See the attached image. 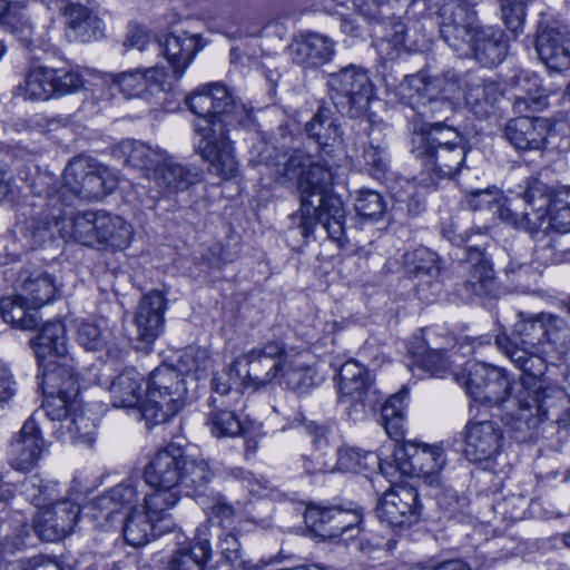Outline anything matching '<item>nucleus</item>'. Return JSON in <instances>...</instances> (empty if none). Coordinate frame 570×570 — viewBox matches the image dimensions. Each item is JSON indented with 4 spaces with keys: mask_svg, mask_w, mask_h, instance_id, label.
Segmentation results:
<instances>
[{
    "mask_svg": "<svg viewBox=\"0 0 570 570\" xmlns=\"http://www.w3.org/2000/svg\"><path fill=\"white\" fill-rule=\"evenodd\" d=\"M498 348L523 373V390L518 402L522 404V417L535 421L532 407L542 410L546 389L541 376L546 371L544 355L556 353L563 355L570 351V326L568 322L554 314L538 313L525 315L519 313L513 325L512 337L505 334L495 337Z\"/></svg>",
    "mask_w": 570,
    "mask_h": 570,
    "instance_id": "obj_1",
    "label": "nucleus"
},
{
    "mask_svg": "<svg viewBox=\"0 0 570 570\" xmlns=\"http://www.w3.org/2000/svg\"><path fill=\"white\" fill-rule=\"evenodd\" d=\"M213 478L214 471L202 454H190L169 445L154 455L145 466L142 479L129 478L115 485L102 493L96 507L108 517L119 507L135 503L146 488H154L164 502L174 508L183 492L186 495L204 494Z\"/></svg>",
    "mask_w": 570,
    "mask_h": 570,
    "instance_id": "obj_2",
    "label": "nucleus"
},
{
    "mask_svg": "<svg viewBox=\"0 0 570 570\" xmlns=\"http://www.w3.org/2000/svg\"><path fill=\"white\" fill-rule=\"evenodd\" d=\"M333 180L334 173L327 163H309L297 180L301 205L291 218L297 220V228L304 238H309L316 225L321 224L328 237L338 247H344L347 244L346 209L338 196L327 194Z\"/></svg>",
    "mask_w": 570,
    "mask_h": 570,
    "instance_id": "obj_3",
    "label": "nucleus"
},
{
    "mask_svg": "<svg viewBox=\"0 0 570 570\" xmlns=\"http://www.w3.org/2000/svg\"><path fill=\"white\" fill-rule=\"evenodd\" d=\"M453 379L465 389L466 393L475 401L483 404H503L511 403L515 406V411H511L508 416V425L515 432H524L538 425L547 411L544 409V400H542V410L537 412L532 407V414L535 421L528 423L522 416V404L518 402V397L523 390V379L517 386L515 395H511L515 390L510 384L505 370L492 366L487 363L468 361L463 367L452 371Z\"/></svg>",
    "mask_w": 570,
    "mask_h": 570,
    "instance_id": "obj_4",
    "label": "nucleus"
},
{
    "mask_svg": "<svg viewBox=\"0 0 570 570\" xmlns=\"http://www.w3.org/2000/svg\"><path fill=\"white\" fill-rule=\"evenodd\" d=\"M31 345L39 364L38 377L41 379L45 400L77 401L78 375L72 360L68 357L65 324L61 321L45 324L31 340Z\"/></svg>",
    "mask_w": 570,
    "mask_h": 570,
    "instance_id": "obj_5",
    "label": "nucleus"
},
{
    "mask_svg": "<svg viewBox=\"0 0 570 570\" xmlns=\"http://www.w3.org/2000/svg\"><path fill=\"white\" fill-rule=\"evenodd\" d=\"M98 495L90 504V518L102 529H109L114 523V518L122 510H130L122 527V535L127 544L132 547H144L158 537L170 532L175 528V521L169 504L164 502V498L154 488H146L139 492L138 499L132 504H124L112 511L110 515L100 514L96 507Z\"/></svg>",
    "mask_w": 570,
    "mask_h": 570,
    "instance_id": "obj_6",
    "label": "nucleus"
},
{
    "mask_svg": "<svg viewBox=\"0 0 570 570\" xmlns=\"http://www.w3.org/2000/svg\"><path fill=\"white\" fill-rule=\"evenodd\" d=\"M412 151L421 159L423 171L419 183L435 187L440 179L454 177L463 167L466 148L454 130L438 134L422 130L412 138Z\"/></svg>",
    "mask_w": 570,
    "mask_h": 570,
    "instance_id": "obj_7",
    "label": "nucleus"
},
{
    "mask_svg": "<svg viewBox=\"0 0 570 570\" xmlns=\"http://www.w3.org/2000/svg\"><path fill=\"white\" fill-rule=\"evenodd\" d=\"M401 90L403 97L409 99L419 114L434 120L426 130L435 129L441 134L444 132V127L450 128L445 122L455 110L452 98L458 91V82L454 75L431 78L420 72L407 76L401 85Z\"/></svg>",
    "mask_w": 570,
    "mask_h": 570,
    "instance_id": "obj_8",
    "label": "nucleus"
},
{
    "mask_svg": "<svg viewBox=\"0 0 570 570\" xmlns=\"http://www.w3.org/2000/svg\"><path fill=\"white\" fill-rule=\"evenodd\" d=\"M187 387L184 375L169 365L156 367L149 375L140 417L147 426L166 423L185 405Z\"/></svg>",
    "mask_w": 570,
    "mask_h": 570,
    "instance_id": "obj_9",
    "label": "nucleus"
},
{
    "mask_svg": "<svg viewBox=\"0 0 570 570\" xmlns=\"http://www.w3.org/2000/svg\"><path fill=\"white\" fill-rule=\"evenodd\" d=\"M132 235L129 223L104 210L78 214L71 222L70 237L97 249L122 250L129 246Z\"/></svg>",
    "mask_w": 570,
    "mask_h": 570,
    "instance_id": "obj_10",
    "label": "nucleus"
},
{
    "mask_svg": "<svg viewBox=\"0 0 570 570\" xmlns=\"http://www.w3.org/2000/svg\"><path fill=\"white\" fill-rule=\"evenodd\" d=\"M285 348L279 341H268L240 354L230 365L235 383L245 389L259 390L277 382Z\"/></svg>",
    "mask_w": 570,
    "mask_h": 570,
    "instance_id": "obj_11",
    "label": "nucleus"
},
{
    "mask_svg": "<svg viewBox=\"0 0 570 570\" xmlns=\"http://www.w3.org/2000/svg\"><path fill=\"white\" fill-rule=\"evenodd\" d=\"M330 98L341 114L360 117L375 98V87L368 72L361 66L348 65L330 73Z\"/></svg>",
    "mask_w": 570,
    "mask_h": 570,
    "instance_id": "obj_12",
    "label": "nucleus"
},
{
    "mask_svg": "<svg viewBox=\"0 0 570 570\" xmlns=\"http://www.w3.org/2000/svg\"><path fill=\"white\" fill-rule=\"evenodd\" d=\"M82 86V77L77 70L32 65L17 90L27 100L47 101L51 98L73 94Z\"/></svg>",
    "mask_w": 570,
    "mask_h": 570,
    "instance_id": "obj_13",
    "label": "nucleus"
},
{
    "mask_svg": "<svg viewBox=\"0 0 570 570\" xmlns=\"http://www.w3.org/2000/svg\"><path fill=\"white\" fill-rule=\"evenodd\" d=\"M63 180L78 197L97 200L112 193L118 177L108 167L86 157L72 159L65 169Z\"/></svg>",
    "mask_w": 570,
    "mask_h": 570,
    "instance_id": "obj_14",
    "label": "nucleus"
},
{
    "mask_svg": "<svg viewBox=\"0 0 570 570\" xmlns=\"http://www.w3.org/2000/svg\"><path fill=\"white\" fill-rule=\"evenodd\" d=\"M438 12L441 38L460 57H470L471 45L480 27L475 11L464 0H443Z\"/></svg>",
    "mask_w": 570,
    "mask_h": 570,
    "instance_id": "obj_15",
    "label": "nucleus"
},
{
    "mask_svg": "<svg viewBox=\"0 0 570 570\" xmlns=\"http://www.w3.org/2000/svg\"><path fill=\"white\" fill-rule=\"evenodd\" d=\"M213 127L207 120L196 125V134L200 137L197 151L208 163V170L223 179H230L238 173V163L234 147L223 125Z\"/></svg>",
    "mask_w": 570,
    "mask_h": 570,
    "instance_id": "obj_16",
    "label": "nucleus"
},
{
    "mask_svg": "<svg viewBox=\"0 0 570 570\" xmlns=\"http://www.w3.org/2000/svg\"><path fill=\"white\" fill-rule=\"evenodd\" d=\"M66 402L57 397L42 402L43 415L59 423L55 431L57 438H68L72 443L91 444L96 435L94 420L87 415L79 400Z\"/></svg>",
    "mask_w": 570,
    "mask_h": 570,
    "instance_id": "obj_17",
    "label": "nucleus"
},
{
    "mask_svg": "<svg viewBox=\"0 0 570 570\" xmlns=\"http://www.w3.org/2000/svg\"><path fill=\"white\" fill-rule=\"evenodd\" d=\"M105 82L126 98L148 99L159 92L174 90L169 72L159 66L110 72L105 76Z\"/></svg>",
    "mask_w": 570,
    "mask_h": 570,
    "instance_id": "obj_18",
    "label": "nucleus"
},
{
    "mask_svg": "<svg viewBox=\"0 0 570 570\" xmlns=\"http://www.w3.org/2000/svg\"><path fill=\"white\" fill-rule=\"evenodd\" d=\"M43 415V409L35 411L23 423L21 429L13 434L7 449L8 464L16 471L30 472L40 460L47 448L42 435L39 417Z\"/></svg>",
    "mask_w": 570,
    "mask_h": 570,
    "instance_id": "obj_19",
    "label": "nucleus"
},
{
    "mask_svg": "<svg viewBox=\"0 0 570 570\" xmlns=\"http://www.w3.org/2000/svg\"><path fill=\"white\" fill-rule=\"evenodd\" d=\"M304 520L307 528L316 535L333 539L350 532L361 533L363 511L360 508L307 505Z\"/></svg>",
    "mask_w": 570,
    "mask_h": 570,
    "instance_id": "obj_20",
    "label": "nucleus"
},
{
    "mask_svg": "<svg viewBox=\"0 0 570 570\" xmlns=\"http://www.w3.org/2000/svg\"><path fill=\"white\" fill-rule=\"evenodd\" d=\"M376 514L392 529H405L416 523L421 514L419 493L413 487L394 485L379 500Z\"/></svg>",
    "mask_w": 570,
    "mask_h": 570,
    "instance_id": "obj_21",
    "label": "nucleus"
},
{
    "mask_svg": "<svg viewBox=\"0 0 570 570\" xmlns=\"http://www.w3.org/2000/svg\"><path fill=\"white\" fill-rule=\"evenodd\" d=\"M185 104L197 116L195 128L200 120H207L213 126L219 124L226 128L224 116H228L235 107L233 95L222 83L200 86L185 98Z\"/></svg>",
    "mask_w": 570,
    "mask_h": 570,
    "instance_id": "obj_22",
    "label": "nucleus"
},
{
    "mask_svg": "<svg viewBox=\"0 0 570 570\" xmlns=\"http://www.w3.org/2000/svg\"><path fill=\"white\" fill-rule=\"evenodd\" d=\"M79 514V504L71 500L57 501L39 509L35 518L33 530L45 541L61 540L72 531Z\"/></svg>",
    "mask_w": 570,
    "mask_h": 570,
    "instance_id": "obj_23",
    "label": "nucleus"
},
{
    "mask_svg": "<svg viewBox=\"0 0 570 570\" xmlns=\"http://www.w3.org/2000/svg\"><path fill=\"white\" fill-rule=\"evenodd\" d=\"M535 51L550 71L562 72L570 69V29L567 26H540Z\"/></svg>",
    "mask_w": 570,
    "mask_h": 570,
    "instance_id": "obj_24",
    "label": "nucleus"
},
{
    "mask_svg": "<svg viewBox=\"0 0 570 570\" xmlns=\"http://www.w3.org/2000/svg\"><path fill=\"white\" fill-rule=\"evenodd\" d=\"M147 179L153 184L150 191H155L151 197L158 198L186 190L198 180V175L166 153L154 170L147 174Z\"/></svg>",
    "mask_w": 570,
    "mask_h": 570,
    "instance_id": "obj_25",
    "label": "nucleus"
},
{
    "mask_svg": "<svg viewBox=\"0 0 570 570\" xmlns=\"http://www.w3.org/2000/svg\"><path fill=\"white\" fill-rule=\"evenodd\" d=\"M340 401L362 409L373 407L377 401L367 368L355 361L345 362L338 372Z\"/></svg>",
    "mask_w": 570,
    "mask_h": 570,
    "instance_id": "obj_26",
    "label": "nucleus"
},
{
    "mask_svg": "<svg viewBox=\"0 0 570 570\" xmlns=\"http://www.w3.org/2000/svg\"><path fill=\"white\" fill-rule=\"evenodd\" d=\"M14 494L9 485H0V554H12L26 544L30 533L27 517L9 508Z\"/></svg>",
    "mask_w": 570,
    "mask_h": 570,
    "instance_id": "obj_27",
    "label": "nucleus"
},
{
    "mask_svg": "<svg viewBox=\"0 0 570 570\" xmlns=\"http://www.w3.org/2000/svg\"><path fill=\"white\" fill-rule=\"evenodd\" d=\"M502 440V430L495 422H469L465 426L464 455L474 463L490 461L500 453Z\"/></svg>",
    "mask_w": 570,
    "mask_h": 570,
    "instance_id": "obj_28",
    "label": "nucleus"
},
{
    "mask_svg": "<svg viewBox=\"0 0 570 570\" xmlns=\"http://www.w3.org/2000/svg\"><path fill=\"white\" fill-rule=\"evenodd\" d=\"M549 131L548 119L521 116L505 124L503 136L517 150L529 151L543 148Z\"/></svg>",
    "mask_w": 570,
    "mask_h": 570,
    "instance_id": "obj_29",
    "label": "nucleus"
},
{
    "mask_svg": "<svg viewBox=\"0 0 570 570\" xmlns=\"http://www.w3.org/2000/svg\"><path fill=\"white\" fill-rule=\"evenodd\" d=\"M309 361L308 352L285 348L277 383L295 393H307L316 385V371Z\"/></svg>",
    "mask_w": 570,
    "mask_h": 570,
    "instance_id": "obj_30",
    "label": "nucleus"
},
{
    "mask_svg": "<svg viewBox=\"0 0 570 570\" xmlns=\"http://www.w3.org/2000/svg\"><path fill=\"white\" fill-rule=\"evenodd\" d=\"M272 147L265 142L255 146L252 150L249 161L254 165L265 164L271 167V173L276 180H291L296 176L299 178L302 171H306L312 163L309 156L302 150L295 149L291 155L286 153L272 156Z\"/></svg>",
    "mask_w": 570,
    "mask_h": 570,
    "instance_id": "obj_31",
    "label": "nucleus"
},
{
    "mask_svg": "<svg viewBox=\"0 0 570 570\" xmlns=\"http://www.w3.org/2000/svg\"><path fill=\"white\" fill-rule=\"evenodd\" d=\"M512 83L515 89L513 110L517 114L542 111L549 105L550 95L558 91L557 88L544 87L540 77L529 70H521L514 75Z\"/></svg>",
    "mask_w": 570,
    "mask_h": 570,
    "instance_id": "obj_32",
    "label": "nucleus"
},
{
    "mask_svg": "<svg viewBox=\"0 0 570 570\" xmlns=\"http://www.w3.org/2000/svg\"><path fill=\"white\" fill-rule=\"evenodd\" d=\"M524 200L527 207L521 215L505 209L507 217L511 218L518 228L524 229L531 235L539 234L541 230L544 233V227L548 225L549 206L544 186L539 183L530 186L524 193Z\"/></svg>",
    "mask_w": 570,
    "mask_h": 570,
    "instance_id": "obj_33",
    "label": "nucleus"
},
{
    "mask_svg": "<svg viewBox=\"0 0 570 570\" xmlns=\"http://www.w3.org/2000/svg\"><path fill=\"white\" fill-rule=\"evenodd\" d=\"M166 299L161 292L144 295L135 313L138 336L146 343L154 342L164 331Z\"/></svg>",
    "mask_w": 570,
    "mask_h": 570,
    "instance_id": "obj_34",
    "label": "nucleus"
},
{
    "mask_svg": "<svg viewBox=\"0 0 570 570\" xmlns=\"http://www.w3.org/2000/svg\"><path fill=\"white\" fill-rule=\"evenodd\" d=\"M208 531V525L198 528L194 542L189 547L178 549L169 557V570H219V566L208 563L212 557Z\"/></svg>",
    "mask_w": 570,
    "mask_h": 570,
    "instance_id": "obj_35",
    "label": "nucleus"
},
{
    "mask_svg": "<svg viewBox=\"0 0 570 570\" xmlns=\"http://www.w3.org/2000/svg\"><path fill=\"white\" fill-rule=\"evenodd\" d=\"M198 50V38L188 33L170 35L161 42V50L156 53L164 55L173 69L169 73L173 79V89L185 75Z\"/></svg>",
    "mask_w": 570,
    "mask_h": 570,
    "instance_id": "obj_36",
    "label": "nucleus"
},
{
    "mask_svg": "<svg viewBox=\"0 0 570 570\" xmlns=\"http://www.w3.org/2000/svg\"><path fill=\"white\" fill-rule=\"evenodd\" d=\"M292 60L303 67H318L327 63L334 55L333 41L323 35H301L289 47Z\"/></svg>",
    "mask_w": 570,
    "mask_h": 570,
    "instance_id": "obj_37",
    "label": "nucleus"
},
{
    "mask_svg": "<svg viewBox=\"0 0 570 570\" xmlns=\"http://www.w3.org/2000/svg\"><path fill=\"white\" fill-rule=\"evenodd\" d=\"M461 267L466 274L464 281L465 296L487 294L493 284V269L484 253L476 247L466 249V258Z\"/></svg>",
    "mask_w": 570,
    "mask_h": 570,
    "instance_id": "obj_38",
    "label": "nucleus"
},
{
    "mask_svg": "<svg viewBox=\"0 0 570 570\" xmlns=\"http://www.w3.org/2000/svg\"><path fill=\"white\" fill-rule=\"evenodd\" d=\"M409 452L410 472L430 485L439 484L440 473L446 464L444 449L440 445H412Z\"/></svg>",
    "mask_w": 570,
    "mask_h": 570,
    "instance_id": "obj_39",
    "label": "nucleus"
},
{
    "mask_svg": "<svg viewBox=\"0 0 570 570\" xmlns=\"http://www.w3.org/2000/svg\"><path fill=\"white\" fill-rule=\"evenodd\" d=\"M471 45V53L482 66L493 67L502 62L508 51V39L502 30L480 28Z\"/></svg>",
    "mask_w": 570,
    "mask_h": 570,
    "instance_id": "obj_40",
    "label": "nucleus"
},
{
    "mask_svg": "<svg viewBox=\"0 0 570 570\" xmlns=\"http://www.w3.org/2000/svg\"><path fill=\"white\" fill-rule=\"evenodd\" d=\"M61 3L59 10L62 11L76 39L88 42L101 36L102 22L89 8L75 2Z\"/></svg>",
    "mask_w": 570,
    "mask_h": 570,
    "instance_id": "obj_41",
    "label": "nucleus"
},
{
    "mask_svg": "<svg viewBox=\"0 0 570 570\" xmlns=\"http://www.w3.org/2000/svg\"><path fill=\"white\" fill-rule=\"evenodd\" d=\"M114 154L127 166L142 170L147 178V174L154 170L166 151L153 148L139 140L125 139L115 147Z\"/></svg>",
    "mask_w": 570,
    "mask_h": 570,
    "instance_id": "obj_42",
    "label": "nucleus"
},
{
    "mask_svg": "<svg viewBox=\"0 0 570 570\" xmlns=\"http://www.w3.org/2000/svg\"><path fill=\"white\" fill-rule=\"evenodd\" d=\"M58 287L55 277L43 271H35L21 276L19 293L21 298L29 302L31 308H40L51 303L57 295Z\"/></svg>",
    "mask_w": 570,
    "mask_h": 570,
    "instance_id": "obj_43",
    "label": "nucleus"
},
{
    "mask_svg": "<svg viewBox=\"0 0 570 570\" xmlns=\"http://www.w3.org/2000/svg\"><path fill=\"white\" fill-rule=\"evenodd\" d=\"M142 381L144 376L134 367H127L118 374L109 387L114 406H140Z\"/></svg>",
    "mask_w": 570,
    "mask_h": 570,
    "instance_id": "obj_44",
    "label": "nucleus"
},
{
    "mask_svg": "<svg viewBox=\"0 0 570 570\" xmlns=\"http://www.w3.org/2000/svg\"><path fill=\"white\" fill-rule=\"evenodd\" d=\"M465 104L478 118H487L495 112L502 91L494 81H483L468 87Z\"/></svg>",
    "mask_w": 570,
    "mask_h": 570,
    "instance_id": "obj_45",
    "label": "nucleus"
},
{
    "mask_svg": "<svg viewBox=\"0 0 570 570\" xmlns=\"http://www.w3.org/2000/svg\"><path fill=\"white\" fill-rule=\"evenodd\" d=\"M0 315L6 323L20 330H33L39 322L38 308H31L19 292L0 299Z\"/></svg>",
    "mask_w": 570,
    "mask_h": 570,
    "instance_id": "obj_46",
    "label": "nucleus"
},
{
    "mask_svg": "<svg viewBox=\"0 0 570 570\" xmlns=\"http://www.w3.org/2000/svg\"><path fill=\"white\" fill-rule=\"evenodd\" d=\"M409 391L402 387L391 395L381 407V421L386 434L394 440L404 435L405 410Z\"/></svg>",
    "mask_w": 570,
    "mask_h": 570,
    "instance_id": "obj_47",
    "label": "nucleus"
},
{
    "mask_svg": "<svg viewBox=\"0 0 570 570\" xmlns=\"http://www.w3.org/2000/svg\"><path fill=\"white\" fill-rule=\"evenodd\" d=\"M305 128L308 136L321 147L334 146L341 141L342 131L327 108L321 107Z\"/></svg>",
    "mask_w": 570,
    "mask_h": 570,
    "instance_id": "obj_48",
    "label": "nucleus"
},
{
    "mask_svg": "<svg viewBox=\"0 0 570 570\" xmlns=\"http://www.w3.org/2000/svg\"><path fill=\"white\" fill-rule=\"evenodd\" d=\"M403 263L406 271L416 277L436 278L440 275V259L435 252L428 247L420 246L403 255Z\"/></svg>",
    "mask_w": 570,
    "mask_h": 570,
    "instance_id": "obj_49",
    "label": "nucleus"
},
{
    "mask_svg": "<svg viewBox=\"0 0 570 570\" xmlns=\"http://www.w3.org/2000/svg\"><path fill=\"white\" fill-rule=\"evenodd\" d=\"M206 426L216 439L236 438L244 432L243 423L234 411L217 406L208 413Z\"/></svg>",
    "mask_w": 570,
    "mask_h": 570,
    "instance_id": "obj_50",
    "label": "nucleus"
},
{
    "mask_svg": "<svg viewBox=\"0 0 570 570\" xmlns=\"http://www.w3.org/2000/svg\"><path fill=\"white\" fill-rule=\"evenodd\" d=\"M379 465L375 452L356 448H345L337 452V466L345 472H362Z\"/></svg>",
    "mask_w": 570,
    "mask_h": 570,
    "instance_id": "obj_51",
    "label": "nucleus"
},
{
    "mask_svg": "<svg viewBox=\"0 0 570 570\" xmlns=\"http://www.w3.org/2000/svg\"><path fill=\"white\" fill-rule=\"evenodd\" d=\"M110 332L105 321H83L77 330V341L87 351H98L106 346Z\"/></svg>",
    "mask_w": 570,
    "mask_h": 570,
    "instance_id": "obj_52",
    "label": "nucleus"
},
{
    "mask_svg": "<svg viewBox=\"0 0 570 570\" xmlns=\"http://www.w3.org/2000/svg\"><path fill=\"white\" fill-rule=\"evenodd\" d=\"M566 190L561 188L553 194H547L549 197L548 206V225L544 227V232L548 229H554L559 233L570 232V204L561 205L559 200L566 199Z\"/></svg>",
    "mask_w": 570,
    "mask_h": 570,
    "instance_id": "obj_53",
    "label": "nucleus"
},
{
    "mask_svg": "<svg viewBox=\"0 0 570 570\" xmlns=\"http://www.w3.org/2000/svg\"><path fill=\"white\" fill-rule=\"evenodd\" d=\"M502 193L492 187L485 189L471 190L465 195L464 203L472 210H490L493 214L507 215L501 206Z\"/></svg>",
    "mask_w": 570,
    "mask_h": 570,
    "instance_id": "obj_54",
    "label": "nucleus"
},
{
    "mask_svg": "<svg viewBox=\"0 0 570 570\" xmlns=\"http://www.w3.org/2000/svg\"><path fill=\"white\" fill-rule=\"evenodd\" d=\"M212 365L213 361L207 351L202 348L185 351L177 362V366L183 375L184 373L193 374L197 380L206 377Z\"/></svg>",
    "mask_w": 570,
    "mask_h": 570,
    "instance_id": "obj_55",
    "label": "nucleus"
},
{
    "mask_svg": "<svg viewBox=\"0 0 570 570\" xmlns=\"http://www.w3.org/2000/svg\"><path fill=\"white\" fill-rule=\"evenodd\" d=\"M354 206L358 216L370 220H377L385 213V202L382 195L371 189L360 190Z\"/></svg>",
    "mask_w": 570,
    "mask_h": 570,
    "instance_id": "obj_56",
    "label": "nucleus"
},
{
    "mask_svg": "<svg viewBox=\"0 0 570 570\" xmlns=\"http://www.w3.org/2000/svg\"><path fill=\"white\" fill-rule=\"evenodd\" d=\"M532 0H499L505 27L515 36L523 32L525 9Z\"/></svg>",
    "mask_w": 570,
    "mask_h": 570,
    "instance_id": "obj_57",
    "label": "nucleus"
},
{
    "mask_svg": "<svg viewBox=\"0 0 570 570\" xmlns=\"http://www.w3.org/2000/svg\"><path fill=\"white\" fill-rule=\"evenodd\" d=\"M451 357L452 355L445 357L439 350H431L420 356L416 363L430 376L444 377L449 373L452 374L453 370H456V360H450Z\"/></svg>",
    "mask_w": 570,
    "mask_h": 570,
    "instance_id": "obj_58",
    "label": "nucleus"
},
{
    "mask_svg": "<svg viewBox=\"0 0 570 570\" xmlns=\"http://www.w3.org/2000/svg\"><path fill=\"white\" fill-rule=\"evenodd\" d=\"M364 165L368 174L375 178L382 177L389 166L385 146L371 141L363 150Z\"/></svg>",
    "mask_w": 570,
    "mask_h": 570,
    "instance_id": "obj_59",
    "label": "nucleus"
},
{
    "mask_svg": "<svg viewBox=\"0 0 570 570\" xmlns=\"http://www.w3.org/2000/svg\"><path fill=\"white\" fill-rule=\"evenodd\" d=\"M505 274L512 283H517L522 288H528L532 283L537 282L541 269L533 262L527 264L511 259L505 267Z\"/></svg>",
    "mask_w": 570,
    "mask_h": 570,
    "instance_id": "obj_60",
    "label": "nucleus"
},
{
    "mask_svg": "<svg viewBox=\"0 0 570 570\" xmlns=\"http://www.w3.org/2000/svg\"><path fill=\"white\" fill-rule=\"evenodd\" d=\"M289 428L302 426L312 436L313 446L317 451H322L327 448V429L324 425H320L314 421H308L301 412L294 414L293 419H288Z\"/></svg>",
    "mask_w": 570,
    "mask_h": 570,
    "instance_id": "obj_61",
    "label": "nucleus"
},
{
    "mask_svg": "<svg viewBox=\"0 0 570 570\" xmlns=\"http://www.w3.org/2000/svg\"><path fill=\"white\" fill-rule=\"evenodd\" d=\"M27 22L24 2L0 0V23L18 28Z\"/></svg>",
    "mask_w": 570,
    "mask_h": 570,
    "instance_id": "obj_62",
    "label": "nucleus"
},
{
    "mask_svg": "<svg viewBox=\"0 0 570 570\" xmlns=\"http://www.w3.org/2000/svg\"><path fill=\"white\" fill-rule=\"evenodd\" d=\"M533 264L540 267L548 266L558 262V256L551 236L544 232L537 240L533 248Z\"/></svg>",
    "mask_w": 570,
    "mask_h": 570,
    "instance_id": "obj_63",
    "label": "nucleus"
},
{
    "mask_svg": "<svg viewBox=\"0 0 570 570\" xmlns=\"http://www.w3.org/2000/svg\"><path fill=\"white\" fill-rule=\"evenodd\" d=\"M125 46L137 48L139 51L151 49L153 51L161 50V42L151 39V36L139 26H131L125 41Z\"/></svg>",
    "mask_w": 570,
    "mask_h": 570,
    "instance_id": "obj_64",
    "label": "nucleus"
}]
</instances>
